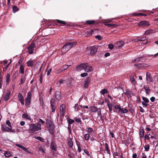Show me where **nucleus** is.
Masks as SVG:
<instances>
[{
    "label": "nucleus",
    "instance_id": "40",
    "mask_svg": "<svg viewBox=\"0 0 158 158\" xmlns=\"http://www.w3.org/2000/svg\"><path fill=\"white\" fill-rule=\"evenodd\" d=\"M86 130L87 132L90 133H91L93 132V128L90 127H88L86 128Z\"/></svg>",
    "mask_w": 158,
    "mask_h": 158
},
{
    "label": "nucleus",
    "instance_id": "55",
    "mask_svg": "<svg viewBox=\"0 0 158 158\" xmlns=\"http://www.w3.org/2000/svg\"><path fill=\"white\" fill-rule=\"evenodd\" d=\"M114 47V45H113V44H109V45H108L109 48L111 50Z\"/></svg>",
    "mask_w": 158,
    "mask_h": 158
},
{
    "label": "nucleus",
    "instance_id": "15",
    "mask_svg": "<svg viewBox=\"0 0 158 158\" xmlns=\"http://www.w3.org/2000/svg\"><path fill=\"white\" fill-rule=\"evenodd\" d=\"M60 111L61 112V115H62V116H64L65 110V107L64 105L62 104L60 106Z\"/></svg>",
    "mask_w": 158,
    "mask_h": 158
},
{
    "label": "nucleus",
    "instance_id": "61",
    "mask_svg": "<svg viewBox=\"0 0 158 158\" xmlns=\"http://www.w3.org/2000/svg\"><path fill=\"white\" fill-rule=\"evenodd\" d=\"M114 108L117 109L121 108V106L119 105H115L114 106Z\"/></svg>",
    "mask_w": 158,
    "mask_h": 158
},
{
    "label": "nucleus",
    "instance_id": "34",
    "mask_svg": "<svg viewBox=\"0 0 158 158\" xmlns=\"http://www.w3.org/2000/svg\"><path fill=\"white\" fill-rule=\"evenodd\" d=\"M108 92V91L107 89H101V91H100V93H101V94L104 95L106 94H107Z\"/></svg>",
    "mask_w": 158,
    "mask_h": 158
},
{
    "label": "nucleus",
    "instance_id": "18",
    "mask_svg": "<svg viewBox=\"0 0 158 158\" xmlns=\"http://www.w3.org/2000/svg\"><path fill=\"white\" fill-rule=\"evenodd\" d=\"M22 117L23 118L26 119L30 121L31 120V118L30 117V116L29 115V114L25 113H23V114L22 115Z\"/></svg>",
    "mask_w": 158,
    "mask_h": 158
},
{
    "label": "nucleus",
    "instance_id": "36",
    "mask_svg": "<svg viewBox=\"0 0 158 158\" xmlns=\"http://www.w3.org/2000/svg\"><path fill=\"white\" fill-rule=\"evenodd\" d=\"M105 145L106 151L107 153L110 154V149H109L108 145L107 143H105Z\"/></svg>",
    "mask_w": 158,
    "mask_h": 158
},
{
    "label": "nucleus",
    "instance_id": "51",
    "mask_svg": "<svg viewBox=\"0 0 158 158\" xmlns=\"http://www.w3.org/2000/svg\"><path fill=\"white\" fill-rule=\"evenodd\" d=\"M143 102H149V100L147 98L143 97Z\"/></svg>",
    "mask_w": 158,
    "mask_h": 158
},
{
    "label": "nucleus",
    "instance_id": "47",
    "mask_svg": "<svg viewBox=\"0 0 158 158\" xmlns=\"http://www.w3.org/2000/svg\"><path fill=\"white\" fill-rule=\"evenodd\" d=\"M130 81H131V82L133 84L135 85L136 83V81H135V79L133 78V77H131Z\"/></svg>",
    "mask_w": 158,
    "mask_h": 158
},
{
    "label": "nucleus",
    "instance_id": "59",
    "mask_svg": "<svg viewBox=\"0 0 158 158\" xmlns=\"http://www.w3.org/2000/svg\"><path fill=\"white\" fill-rule=\"evenodd\" d=\"M39 100L40 102V104L42 106L44 104L43 100L42 98H39Z\"/></svg>",
    "mask_w": 158,
    "mask_h": 158
},
{
    "label": "nucleus",
    "instance_id": "58",
    "mask_svg": "<svg viewBox=\"0 0 158 158\" xmlns=\"http://www.w3.org/2000/svg\"><path fill=\"white\" fill-rule=\"evenodd\" d=\"M96 112H98V116L100 115H101V109L100 108H98V110Z\"/></svg>",
    "mask_w": 158,
    "mask_h": 158
},
{
    "label": "nucleus",
    "instance_id": "29",
    "mask_svg": "<svg viewBox=\"0 0 158 158\" xmlns=\"http://www.w3.org/2000/svg\"><path fill=\"white\" fill-rule=\"evenodd\" d=\"M72 84V80L71 78H69L66 81V85L68 87H70Z\"/></svg>",
    "mask_w": 158,
    "mask_h": 158
},
{
    "label": "nucleus",
    "instance_id": "4",
    "mask_svg": "<svg viewBox=\"0 0 158 158\" xmlns=\"http://www.w3.org/2000/svg\"><path fill=\"white\" fill-rule=\"evenodd\" d=\"M124 44V42L123 41H120L114 44V46L116 48L118 49L123 47Z\"/></svg>",
    "mask_w": 158,
    "mask_h": 158
},
{
    "label": "nucleus",
    "instance_id": "44",
    "mask_svg": "<svg viewBox=\"0 0 158 158\" xmlns=\"http://www.w3.org/2000/svg\"><path fill=\"white\" fill-rule=\"evenodd\" d=\"M98 108H97L96 107H93L91 108V112H96L98 110Z\"/></svg>",
    "mask_w": 158,
    "mask_h": 158
},
{
    "label": "nucleus",
    "instance_id": "28",
    "mask_svg": "<svg viewBox=\"0 0 158 158\" xmlns=\"http://www.w3.org/2000/svg\"><path fill=\"white\" fill-rule=\"evenodd\" d=\"M10 96V92H7V93L5 95L4 100L5 101H6L8 100L9 96Z\"/></svg>",
    "mask_w": 158,
    "mask_h": 158
},
{
    "label": "nucleus",
    "instance_id": "42",
    "mask_svg": "<svg viewBox=\"0 0 158 158\" xmlns=\"http://www.w3.org/2000/svg\"><path fill=\"white\" fill-rule=\"evenodd\" d=\"M31 93L30 92H29L27 93V97L25 99H31Z\"/></svg>",
    "mask_w": 158,
    "mask_h": 158
},
{
    "label": "nucleus",
    "instance_id": "41",
    "mask_svg": "<svg viewBox=\"0 0 158 158\" xmlns=\"http://www.w3.org/2000/svg\"><path fill=\"white\" fill-rule=\"evenodd\" d=\"M68 124H69V125L73 123L74 122V121L73 119H71V118H69L68 119Z\"/></svg>",
    "mask_w": 158,
    "mask_h": 158
},
{
    "label": "nucleus",
    "instance_id": "21",
    "mask_svg": "<svg viewBox=\"0 0 158 158\" xmlns=\"http://www.w3.org/2000/svg\"><path fill=\"white\" fill-rule=\"evenodd\" d=\"M55 21H56L58 24L61 26H64L66 24V22L64 21L57 19L55 20Z\"/></svg>",
    "mask_w": 158,
    "mask_h": 158
},
{
    "label": "nucleus",
    "instance_id": "63",
    "mask_svg": "<svg viewBox=\"0 0 158 158\" xmlns=\"http://www.w3.org/2000/svg\"><path fill=\"white\" fill-rule=\"evenodd\" d=\"M36 139L39 140L42 142L43 141L44 139L43 138H42L40 137H36Z\"/></svg>",
    "mask_w": 158,
    "mask_h": 158
},
{
    "label": "nucleus",
    "instance_id": "50",
    "mask_svg": "<svg viewBox=\"0 0 158 158\" xmlns=\"http://www.w3.org/2000/svg\"><path fill=\"white\" fill-rule=\"evenodd\" d=\"M71 65H69V66L68 65H64L63 66H62V68L64 70H66L68 69L69 68V66H70Z\"/></svg>",
    "mask_w": 158,
    "mask_h": 158
},
{
    "label": "nucleus",
    "instance_id": "45",
    "mask_svg": "<svg viewBox=\"0 0 158 158\" xmlns=\"http://www.w3.org/2000/svg\"><path fill=\"white\" fill-rule=\"evenodd\" d=\"M75 119V121H76V122L78 123H80L81 124V121L80 118L75 117V119Z\"/></svg>",
    "mask_w": 158,
    "mask_h": 158
},
{
    "label": "nucleus",
    "instance_id": "53",
    "mask_svg": "<svg viewBox=\"0 0 158 158\" xmlns=\"http://www.w3.org/2000/svg\"><path fill=\"white\" fill-rule=\"evenodd\" d=\"M147 103H148V102H142V104L143 105V107H146L148 105V104Z\"/></svg>",
    "mask_w": 158,
    "mask_h": 158
},
{
    "label": "nucleus",
    "instance_id": "23",
    "mask_svg": "<svg viewBox=\"0 0 158 158\" xmlns=\"http://www.w3.org/2000/svg\"><path fill=\"white\" fill-rule=\"evenodd\" d=\"M46 125H47L48 126L55 125L53 124V123L52 122V121L49 119H46Z\"/></svg>",
    "mask_w": 158,
    "mask_h": 158
},
{
    "label": "nucleus",
    "instance_id": "43",
    "mask_svg": "<svg viewBox=\"0 0 158 158\" xmlns=\"http://www.w3.org/2000/svg\"><path fill=\"white\" fill-rule=\"evenodd\" d=\"M84 139H85V140H88L89 139V134H87L84 135Z\"/></svg>",
    "mask_w": 158,
    "mask_h": 158
},
{
    "label": "nucleus",
    "instance_id": "60",
    "mask_svg": "<svg viewBox=\"0 0 158 158\" xmlns=\"http://www.w3.org/2000/svg\"><path fill=\"white\" fill-rule=\"evenodd\" d=\"M6 124L8 125V126L10 127H11V126L10 122L9 120H7L6 122Z\"/></svg>",
    "mask_w": 158,
    "mask_h": 158
},
{
    "label": "nucleus",
    "instance_id": "49",
    "mask_svg": "<svg viewBox=\"0 0 158 158\" xmlns=\"http://www.w3.org/2000/svg\"><path fill=\"white\" fill-rule=\"evenodd\" d=\"M132 15L135 16H138L139 15H142V16H146V15L145 14H144L141 13H139V14H136V13H133Z\"/></svg>",
    "mask_w": 158,
    "mask_h": 158
},
{
    "label": "nucleus",
    "instance_id": "20",
    "mask_svg": "<svg viewBox=\"0 0 158 158\" xmlns=\"http://www.w3.org/2000/svg\"><path fill=\"white\" fill-rule=\"evenodd\" d=\"M143 89H144L145 91L146 92V94L149 95L151 92V89H149V87L144 86H143Z\"/></svg>",
    "mask_w": 158,
    "mask_h": 158
},
{
    "label": "nucleus",
    "instance_id": "14",
    "mask_svg": "<svg viewBox=\"0 0 158 158\" xmlns=\"http://www.w3.org/2000/svg\"><path fill=\"white\" fill-rule=\"evenodd\" d=\"M50 148L52 150L55 151L56 150V145L55 142L53 140L51 141Z\"/></svg>",
    "mask_w": 158,
    "mask_h": 158
},
{
    "label": "nucleus",
    "instance_id": "17",
    "mask_svg": "<svg viewBox=\"0 0 158 158\" xmlns=\"http://www.w3.org/2000/svg\"><path fill=\"white\" fill-rule=\"evenodd\" d=\"M55 97L58 100H59L61 99V92L59 91H57L55 93Z\"/></svg>",
    "mask_w": 158,
    "mask_h": 158
},
{
    "label": "nucleus",
    "instance_id": "30",
    "mask_svg": "<svg viewBox=\"0 0 158 158\" xmlns=\"http://www.w3.org/2000/svg\"><path fill=\"white\" fill-rule=\"evenodd\" d=\"M51 107L52 108V112H54L55 111V103H50Z\"/></svg>",
    "mask_w": 158,
    "mask_h": 158
},
{
    "label": "nucleus",
    "instance_id": "1",
    "mask_svg": "<svg viewBox=\"0 0 158 158\" xmlns=\"http://www.w3.org/2000/svg\"><path fill=\"white\" fill-rule=\"evenodd\" d=\"M77 45V42L76 41L67 42L62 47L61 51L62 52V53H65L74 46H76Z\"/></svg>",
    "mask_w": 158,
    "mask_h": 158
},
{
    "label": "nucleus",
    "instance_id": "7",
    "mask_svg": "<svg viewBox=\"0 0 158 158\" xmlns=\"http://www.w3.org/2000/svg\"><path fill=\"white\" fill-rule=\"evenodd\" d=\"M2 129L3 131H7V132L10 131V132H15V131L14 130L12 129L7 127L5 126L4 125H2L1 126Z\"/></svg>",
    "mask_w": 158,
    "mask_h": 158
},
{
    "label": "nucleus",
    "instance_id": "5",
    "mask_svg": "<svg viewBox=\"0 0 158 158\" xmlns=\"http://www.w3.org/2000/svg\"><path fill=\"white\" fill-rule=\"evenodd\" d=\"M97 46L94 45L92 46L90 49V53L91 55L94 56L97 52Z\"/></svg>",
    "mask_w": 158,
    "mask_h": 158
},
{
    "label": "nucleus",
    "instance_id": "6",
    "mask_svg": "<svg viewBox=\"0 0 158 158\" xmlns=\"http://www.w3.org/2000/svg\"><path fill=\"white\" fill-rule=\"evenodd\" d=\"M150 25L149 22L146 20H142L140 22L138 23V25L141 27H146L149 26Z\"/></svg>",
    "mask_w": 158,
    "mask_h": 158
},
{
    "label": "nucleus",
    "instance_id": "56",
    "mask_svg": "<svg viewBox=\"0 0 158 158\" xmlns=\"http://www.w3.org/2000/svg\"><path fill=\"white\" fill-rule=\"evenodd\" d=\"M88 75V74L87 73H83L81 74V76L82 77H85Z\"/></svg>",
    "mask_w": 158,
    "mask_h": 158
},
{
    "label": "nucleus",
    "instance_id": "33",
    "mask_svg": "<svg viewBox=\"0 0 158 158\" xmlns=\"http://www.w3.org/2000/svg\"><path fill=\"white\" fill-rule=\"evenodd\" d=\"M25 76H23V75H22L21 78H20V84H23L25 82V80H26V78L25 77Z\"/></svg>",
    "mask_w": 158,
    "mask_h": 158
},
{
    "label": "nucleus",
    "instance_id": "38",
    "mask_svg": "<svg viewBox=\"0 0 158 158\" xmlns=\"http://www.w3.org/2000/svg\"><path fill=\"white\" fill-rule=\"evenodd\" d=\"M18 76V72L17 71L15 72V73H13L12 78L13 80H15L16 79V77Z\"/></svg>",
    "mask_w": 158,
    "mask_h": 158
},
{
    "label": "nucleus",
    "instance_id": "37",
    "mask_svg": "<svg viewBox=\"0 0 158 158\" xmlns=\"http://www.w3.org/2000/svg\"><path fill=\"white\" fill-rule=\"evenodd\" d=\"M10 74L9 73H7V75H6V82L7 83H9V81H10Z\"/></svg>",
    "mask_w": 158,
    "mask_h": 158
},
{
    "label": "nucleus",
    "instance_id": "11",
    "mask_svg": "<svg viewBox=\"0 0 158 158\" xmlns=\"http://www.w3.org/2000/svg\"><path fill=\"white\" fill-rule=\"evenodd\" d=\"M85 67L84 68V71L85 72H90L92 71V68L89 66L88 63H85Z\"/></svg>",
    "mask_w": 158,
    "mask_h": 158
},
{
    "label": "nucleus",
    "instance_id": "8",
    "mask_svg": "<svg viewBox=\"0 0 158 158\" xmlns=\"http://www.w3.org/2000/svg\"><path fill=\"white\" fill-rule=\"evenodd\" d=\"M36 46V44L34 43H31L30 45L27 48L28 50L29 53L31 54L33 53L34 49L33 48Z\"/></svg>",
    "mask_w": 158,
    "mask_h": 158
},
{
    "label": "nucleus",
    "instance_id": "27",
    "mask_svg": "<svg viewBox=\"0 0 158 158\" xmlns=\"http://www.w3.org/2000/svg\"><path fill=\"white\" fill-rule=\"evenodd\" d=\"M139 134H140V137L141 138H143L144 135V131L143 128L140 129V131H139Z\"/></svg>",
    "mask_w": 158,
    "mask_h": 158
},
{
    "label": "nucleus",
    "instance_id": "25",
    "mask_svg": "<svg viewBox=\"0 0 158 158\" xmlns=\"http://www.w3.org/2000/svg\"><path fill=\"white\" fill-rule=\"evenodd\" d=\"M34 63V62L33 60H29L27 61L26 64H27V65L28 66L32 67L33 66Z\"/></svg>",
    "mask_w": 158,
    "mask_h": 158
},
{
    "label": "nucleus",
    "instance_id": "32",
    "mask_svg": "<svg viewBox=\"0 0 158 158\" xmlns=\"http://www.w3.org/2000/svg\"><path fill=\"white\" fill-rule=\"evenodd\" d=\"M146 40V37H138L136 40L137 41H142L143 42L145 41Z\"/></svg>",
    "mask_w": 158,
    "mask_h": 158
},
{
    "label": "nucleus",
    "instance_id": "13",
    "mask_svg": "<svg viewBox=\"0 0 158 158\" xmlns=\"http://www.w3.org/2000/svg\"><path fill=\"white\" fill-rule=\"evenodd\" d=\"M19 100L22 105L24 104V101L23 99V95L20 93H19L18 95Z\"/></svg>",
    "mask_w": 158,
    "mask_h": 158
},
{
    "label": "nucleus",
    "instance_id": "31",
    "mask_svg": "<svg viewBox=\"0 0 158 158\" xmlns=\"http://www.w3.org/2000/svg\"><path fill=\"white\" fill-rule=\"evenodd\" d=\"M4 155L6 157H9L11 156V153L10 152L6 151L4 152Z\"/></svg>",
    "mask_w": 158,
    "mask_h": 158
},
{
    "label": "nucleus",
    "instance_id": "9",
    "mask_svg": "<svg viewBox=\"0 0 158 158\" xmlns=\"http://www.w3.org/2000/svg\"><path fill=\"white\" fill-rule=\"evenodd\" d=\"M55 128V125L48 126V131H49V133H50L51 134L53 135Z\"/></svg>",
    "mask_w": 158,
    "mask_h": 158
},
{
    "label": "nucleus",
    "instance_id": "24",
    "mask_svg": "<svg viewBox=\"0 0 158 158\" xmlns=\"http://www.w3.org/2000/svg\"><path fill=\"white\" fill-rule=\"evenodd\" d=\"M88 25L94 24L96 23V21L94 20H87L85 22Z\"/></svg>",
    "mask_w": 158,
    "mask_h": 158
},
{
    "label": "nucleus",
    "instance_id": "12",
    "mask_svg": "<svg viewBox=\"0 0 158 158\" xmlns=\"http://www.w3.org/2000/svg\"><path fill=\"white\" fill-rule=\"evenodd\" d=\"M85 63L81 64L78 65V66L76 68V70L77 71H79L84 69V67L85 66Z\"/></svg>",
    "mask_w": 158,
    "mask_h": 158
},
{
    "label": "nucleus",
    "instance_id": "54",
    "mask_svg": "<svg viewBox=\"0 0 158 158\" xmlns=\"http://www.w3.org/2000/svg\"><path fill=\"white\" fill-rule=\"evenodd\" d=\"M145 150L146 151H148L149 149V145L148 144L146 146L144 147Z\"/></svg>",
    "mask_w": 158,
    "mask_h": 158
},
{
    "label": "nucleus",
    "instance_id": "3",
    "mask_svg": "<svg viewBox=\"0 0 158 158\" xmlns=\"http://www.w3.org/2000/svg\"><path fill=\"white\" fill-rule=\"evenodd\" d=\"M91 80V78L89 77H86L85 78V81H84V88L87 89L88 88L89 85V84L90 81Z\"/></svg>",
    "mask_w": 158,
    "mask_h": 158
},
{
    "label": "nucleus",
    "instance_id": "62",
    "mask_svg": "<svg viewBox=\"0 0 158 158\" xmlns=\"http://www.w3.org/2000/svg\"><path fill=\"white\" fill-rule=\"evenodd\" d=\"M23 150L24 151H25L27 153H31L32 152H31V151L28 150V149L27 148H25V149H23Z\"/></svg>",
    "mask_w": 158,
    "mask_h": 158
},
{
    "label": "nucleus",
    "instance_id": "10",
    "mask_svg": "<svg viewBox=\"0 0 158 158\" xmlns=\"http://www.w3.org/2000/svg\"><path fill=\"white\" fill-rule=\"evenodd\" d=\"M146 80L147 81V83H150V82H152L153 81V80L151 76L150 73L149 72L146 73Z\"/></svg>",
    "mask_w": 158,
    "mask_h": 158
},
{
    "label": "nucleus",
    "instance_id": "26",
    "mask_svg": "<svg viewBox=\"0 0 158 158\" xmlns=\"http://www.w3.org/2000/svg\"><path fill=\"white\" fill-rule=\"evenodd\" d=\"M19 73L22 74H23L24 73V66L23 65H21L20 66Z\"/></svg>",
    "mask_w": 158,
    "mask_h": 158
},
{
    "label": "nucleus",
    "instance_id": "52",
    "mask_svg": "<svg viewBox=\"0 0 158 158\" xmlns=\"http://www.w3.org/2000/svg\"><path fill=\"white\" fill-rule=\"evenodd\" d=\"M95 38L96 39H98L99 40H101L102 39V38L100 35L96 36H95Z\"/></svg>",
    "mask_w": 158,
    "mask_h": 158
},
{
    "label": "nucleus",
    "instance_id": "46",
    "mask_svg": "<svg viewBox=\"0 0 158 158\" xmlns=\"http://www.w3.org/2000/svg\"><path fill=\"white\" fill-rule=\"evenodd\" d=\"M13 12L14 13H15L18 10V8L17 6H13Z\"/></svg>",
    "mask_w": 158,
    "mask_h": 158
},
{
    "label": "nucleus",
    "instance_id": "16",
    "mask_svg": "<svg viewBox=\"0 0 158 158\" xmlns=\"http://www.w3.org/2000/svg\"><path fill=\"white\" fill-rule=\"evenodd\" d=\"M124 94L127 97H129L130 98H131L133 95V93L131 91L127 89L126 90V92H124Z\"/></svg>",
    "mask_w": 158,
    "mask_h": 158
},
{
    "label": "nucleus",
    "instance_id": "35",
    "mask_svg": "<svg viewBox=\"0 0 158 158\" xmlns=\"http://www.w3.org/2000/svg\"><path fill=\"white\" fill-rule=\"evenodd\" d=\"M31 99H25V105L26 106H29L31 103Z\"/></svg>",
    "mask_w": 158,
    "mask_h": 158
},
{
    "label": "nucleus",
    "instance_id": "48",
    "mask_svg": "<svg viewBox=\"0 0 158 158\" xmlns=\"http://www.w3.org/2000/svg\"><path fill=\"white\" fill-rule=\"evenodd\" d=\"M121 113H127L128 112V110L126 108H125L124 109H121Z\"/></svg>",
    "mask_w": 158,
    "mask_h": 158
},
{
    "label": "nucleus",
    "instance_id": "2",
    "mask_svg": "<svg viewBox=\"0 0 158 158\" xmlns=\"http://www.w3.org/2000/svg\"><path fill=\"white\" fill-rule=\"evenodd\" d=\"M41 125L40 124L36 125L35 124H32L30 125L29 127V132L32 133L35 131H38V130L41 129Z\"/></svg>",
    "mask_w": 158,
    "mask_h": 158
},
{
    "label": "nucleus",
    "instance_id": "39",
    "mask_svg": "<svg viewBox=\"0 0 158 158\" xmlns=\"http://www.w3.org/2000/svg\"><path fill=\"white\" fill-rule=\"evenodd\" d=\"M104 24L105 25L107 26L108 27H114L115 26V25L114 24L107 23L106 22L104 23Z\"/></svg>",
    "mask_w": 158,
    "mask_h": 158
},
{
    "label": "nucleus",
    "instance_id": "57",
    "mask_svg": "<svg viewBox=\"0 0 158 158\" xmlns=\"http://www.w3.org/2000/svg\"><path fill=\"white\" fill-rule=\"evenodd\" d=\"M16 146H17V147H18L19 148H21L23 149H25V148H26L25 147H23V146H22L20 144H16Z\"/></svg>",
    "mask_w": 158,
    "mask_h": 158
},
{
    "label": "nucleus",
    "instance_id": "64",
    "mask_svg": "<svg viewBox=\"0 0 158 158\" xmlns=\"http://www.w3.org/2000/svg\"><path fill=\"white\" fill-rule=\"evenodd\" d=\"M75 110L76 111H77L78 110V104H75Z\"/></svg>",
    "mask_w": 158,
    "mask_h": 158
},
{
    "label": "nucleus",
    "instance_id": "22",
    "mask_svg": "<svg viewBox=\"0 0 158 158\" xmlns=\"http://www.w3.org/2000/svg\"><path fill=\"white\" fill-rule=\"evenodd\" d=\"M145 59H144V57H138L136 58L133 61V63H135V61H137V62H139V61H143V60H144Z\"/></svg>",
    "mask_w": 158,
    "mask_h": 158
},
{
    "label": "nucleus",
    "instance_id": "19",
    "mask_svg": "<svg viewBox=\"0 0 158 158\" xmlns=\"http://www.w3.org/2000/svg\"><path fill=\"white\" fill-rule=\"evenodd\" d=\"M68 145L70 148H72L73 146V141L71 138H69L68 139Z\"/></svg>",
    "mask_w": 158,
    "mask_h": 158
}]
</instances>
